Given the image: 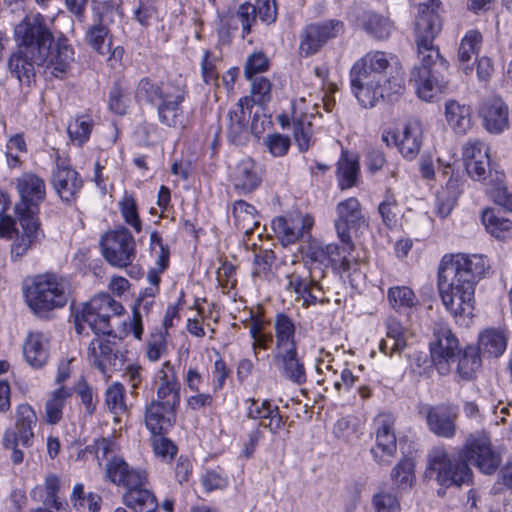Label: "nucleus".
Instances as JSON below:
<instances>
[{"label": "nucleus", "mask_w": 512, "mask_h": 512, "mask_svg": "<svg viewBox=\"0 0 512 512\" xmlns=\"http://www.w3.org/2000/svg\"><path fill=\"white\" fill-rule=\"evenodd\" d=\"M53 20L40 13L26 15L14 28L17 51L8 60V70L20 83L29 85L35 76V66L49 69L55 77L66 73L74 61V51L65 37H59L52 47Z\"/></svg>", "instance_id": "obj_1"}, {"label": "nucleus", "mask_w": 512, "mask_h": 512, "mask_svg": "<svg viewBox=\"0 0 512 512\" xmlns=\"http://www.w3.org/2000/svg\"><path fill=\"white\" fill-rule=\"evenodd\" d=\"M439 5L438 0L419 4L415 23L419 65L411 70L410 83L413 84L418 97L427 102L436 99L448 85L443 74L448 69V62L434 45V39L441 30Z\"/></svg>", "instance_id": "obj_2"}, {"label": "nucleus", "mask_w": 512, "mask_h": 512, "mask_svg": "<svg viewBox=\"0 0 512 512\" xmlns=\"http://www.w3.org/2000/svg\"><path fill=\"white\" fill-rule=\"evenodd\" d=\"M489 267L482 255H445L438 267V291L445 309L455 318L471 317L476 284Z\"/></svg>", "instance_id": "obj_3"}, {"label": "nucleus", "mask_w": 512, "mask_h": 512, "mask_svg": "<svg viewBox=\"0 0 512 512\" xmlns=\"http://www.w3.org/2000/svg\"><path fill=\"white\" fill-rule=\"evenodd\" d=\"M123 312L122 304L105 293L94 296L89 302L83 303L81 308L73 310L76 332L79 335L87 334L86 330L89 328L97 335L88 346V360L107 378L109 369L116 368L121 359L115 342L102 339L99 335H113L110 317L121 315Z\"/></svg>", "instance_id": "obj_4"}, {"label": "nucleus", "mask_w": 512, "mask_h": 512, "mask_svg": "<svg viewBox=\"0 0 512 512\" xmlns=\"http://www.w3.org/2000/svg\"><path fill=\"white\" fill-rule=\"evenodd\" d=\"M469 463L475 464L485 474L496 471L500 460L492 451L487 437L469 440L465 449L457 455L449 454L443 447L433 448L428 455L425 475L445 487L469 484L472 479Z\"/></svg>", "instance_id": "obj_5"}, {"label": "nucleus", "mask_w": 512, "mask_h": 512, "mask_svg": "<svg viewBox=\"0 0 512 512\" xmlns=\"http://www.w3.org/2000/svg\"><path fill=\"white\" fill-rule=\"evenodd\" d=\"M350 79L353 93L365 108L404 90L402 67L397 57L383 51H370L356 61Z\"/></svg>", "instance_id": "obj_6"}, {"label": "nucleus", "mask_w": 512, "mask_h": 512, "mask_svg": "<svg viewBox=\"0 0 512 512\" xmlns=\"http://www.w3.org/2000/svg\"><path fill=\"white\" fill-rule=\"evenodd\" d=\"M68 284L55 274L36 276L25 290L26 302L39 316L65 306L68 301Z\"/></svg>", "instance_id": "obj_7"}, {"label": "nucleus", "mask_w": 512, "mask_h": 512, "mask_svg": "<svg viewBox=\"0 0 512 512\" xmlns=\"http://www.w3.org/2000/svg\"><path fill=\"white\" fill-rule=\"evenodd\" d=\"M104 259L112 266L126 268L136 258V243L131 232L125 227L107 231L100 240Z\"/></svg>", "instance_id": "obj_8"}, {"label": "nucleus", "mask_w": 512, "mask_h": 512, "mask_svg": "<svg viewBox=\"0 0 512 512\" xmlns=\"http://www.w3.org/2000/svg\"><path fill=\"white\" fill-rule=\"evenodd\" d=\"M15 187L20 197L15 205L16 214L37 216L46 199L45 180L33 172H24L16 178Z\"/></svg>", "instance_id": "obj_9"}, {"label": "nucleus", "mask_w": 512, "mask_h": 512, "mask_svg": "<svg viewBox=\"0 0 512 512\" xmlns=\"http://www.w3.org/2000/svg\"><path fill=\"white\" fill-rule=\"evenodd\" d=\"M382 141L388 147H396L405 159L413 160L417 157L423 143V124L413 119L408 121L401 130H385L382 133Z\"/></svg>", "instance_id": "obj_10"}, {"label": "nucleus", "mask_w": 512, "mask_h": 512, "mask_svg": "<svg viewBox=\"0 0 512 512\" xmlns=\"http://www.w3.org/2000/svg\"><path fill=\"white\" fill-rule=\"evenodd\" d=\"M336 214L335 228L338 237L351 248V233H357L367 227L361 204L357 198H347L337 204Z\"/></svg>", "instance_id": "obj_11"}, {"label": "nucleus", "mask_w": 512, "mask_h": 512, "mask_svg": "<svg viewBox=\"0 0 512 512\" xmlns=\"http://www.w3.org/2000/svg\"><path fill=\"white\" fill-rule=\"evenodd\" d=\"M434 337L435 341L430 344L431 358L438 372L445 375L450 371V361L460 354L459 342L445 324L435 325Z\"/></svg>", "instance_id": "obj_12"}, {"label": "nucleus", "mask_w": 512, "mask_h": 512, "mask_svg": "<svg viewBox=\"0 0 512 512\" xmlns=\"http://www.w3.org/2000/svg\"><path fill=\"white\" fill-rule=\"evenodd\" d=\"M430 432L438 437L453 438L457 431L458 406L452 403L428 405L422 412Z\"/></svg>", "instance_id": "obj_13"}, {"label": "nucleus", "mask_w": 512, "mask_h": 512, "mask_svg": "<svg viewBox=\"0 0 512 512\" xmlns=\"http://www.w3.org/2000/svg\"><path fill=\"white\" fill-rule=\"evenodd\" d=\"M395 419L391 414L380 413L374 419L376 446L371 448L374 460L380 465H387L396 454L397 440L394 430Z\"/></svg>", "instance_id": "obj_14"}, {"label": "nucleus", "mask_w": 512, "mask_h": 512, "mask_svg": "<svg viewBox=\"0 0 512 512\" xmlns=\"http://www.w3.org/2000/svg\"><path fill=\"white\" fill-rule=\"evenodd\" d=\"M187 91L184 81L179 78L175 80V86L157 105V115L161 124L168 127H184L186 118L181 104L185 100Z\"/></svg>", "instance_id": "obj_15"}, {"label": "nucleus", "mask_w": 512, "mask_h": 512, "mask_svg": "<svg viewBox=\"0 0 512 512\" xmlns=\"http://www.w3.org/2000/svg\"><path fill=\"white\" fill-rule=\"evenodd\" d=\"M344 25L339 20L307 25L301 34L300 53L305 56L316 54L330 39L343 32Z\"/></svg>", "instance_id": "obj_16"}, {"label": "nucleus", "mask_w": 512, "mask_h": 512, "mask_svg": "<svg viewBox=\"0 0 512 512\" xmlns=\"http://www.w3.org/2000/svg\"><path fill=\"white\" fill-rule=\"evenodd\" d=\"M51 184L59 198L71 205L83 187V180L75 169L58 157L51 173Z\"/></svg>", "instance_id": "obj_17"}, {"label": "nucleus", "mask_w": 512, "mask_h": 512, "mask_svg": "<svg viewBox=\"0 0 512 512\" xmlns=\"http://www.w3.org/2000/svg\"><path fill=\"white\" fill-rule=\"evenodd\" d=\"M261 21L270 24L276 20L277 9L274 0H256V4L244 3L240 5L237 12L231 17L233 25L240 24L242 27V37H245L251 31V26L256 17Z\"/></svg>", "instance_id": "obj_18"}, {"label": "nucleus", "mask_w": 512, "mask_h": 512, "mask_svg": "<svg viewBox=\"0 0 512 512\" xmlns=\"http://www.w3.org/2000/svg\"><path fill=\"white\" fill-rule=\"evenodd\" d=\"M253 101L243 97L229 110L227 115V139L234 145H244L249 140V118Z\"/></svg>", "instance_id": "obj_19"}, {"label": "nucleus", "mask_w": 512, "mask_h": 512, "mask_svg": "<svg viewBox=\"0 0 512 512\" xmlns=\"http://www.w3.org/2000/svg\"><path fill=\"white\" fill-rule=\"evenodd\" d=\"M479 116L485 130L493 135L502 134L509 128V107L499 96H490L483 100Z\"/></svg>", "instance_id": "obj_20"}, {"label": "nucleus", "mask_w": 512, "mask_h": 512, "mask_svg": "<svg viewBox=\"0 0 512 512\" xmlns=\"http://www.w3.org/2000/svg\"><path fill=\"white\" fill-rule=\"evenodd\" d=\"M36 424L37 415L34 409L27 403L18 405L15 409V429L7 430L4 434L8 445L13 446L17 438L22 446H31Z\"/></svg>", "instance_id": "obj_21"}, {"label": "nucleus", "mask_w": 512, "mask_h": 512, "mask_svg": "<svg viewBox=\"0 0 512 512\" xmlns=\"http://www.w3.org/2000/svg\"><path fill=\"white\" fill-rule=\"evenodd\" d=\"M312 225V218L302 214L280 216L272 221L273 230L283 245L297 242L311 229Z\"/></svg>", "instance_id": "obj_22"}, {"label": "nucleus", "mask_w": 512, "mask_h": 512, "mask_svg": "<svg viewBox=\"0 0 512 512\" xmlns=\"http://www.w3.org/2000/svg\"><path fill=\"white\" fill-rule=\"evenodd\" d=\"M247 416L250 419L258 420L260 426L267 428L273 435H277L285 426V420L280 414L279 407L273 405L269 400H247Z\"/></svg>", "instance_id": "obj_23"}, {"label": "nucleus", "mask_w": 512, "mask_h": 512, "mask_svg": "<svg viewBox=\"0 0 512 512\" xmlns=\"http://www.w3.org/2000/svg\"><path fill=\"white\" fill-rule=\"evenodd\" d=\"M86 41L97 53L108 56L107 62L114 68L122 59L124 49L121 46L111 48L109 29L101 22L91 25L86 32Z\"/></svg>", "instance_id": "obj_24"}, {"label": "nucleus", "mask_w": 512, "mask_h": 512, "mask_svg": "<svg viewBox=\"0 0 512 512\" xmlns=\"http://www.w3.org/2000/svg\"><path fill=\"white\" fill-rule=\"evenodd\" d=\"M230 180L238 193H251L261 184L260 168L253 159L243 158L231 169Z\"/></svg>", "instance_id": "obj_25"}, {"label": "nucleus", "mask_w": 512, "mask_h": 512, "mask_svg": "<svg viewBox=\"0 0 512 512\" xmlns=\"http://www.w3.org/2000/svg\"><path fill=\"white\" fill-rule=\"evenodd\" d=\"M20 229L16 231L11 245V256L18 260L39 240V221L37 216L17 215Z\"/></svg>", "instance_id": "obj_26"}, {"label": "nucleus", "mask_w": 512, "mask_h": 512, "mask_svg": "<svg viewBox=\"0 0 512 512\" xmlns=\"http://www.w3.org/2000/svg\"><path fill=\"white\" fill-rule=\"evenodd\" d=\"M106 477L117 486L126 489L130 486L146 484L147 477L144 471L130 467L121 457H113L106 464Z\"/></svg>", "instance_id": "obj_27"}, {"label": "nucleus", "mask_w": 512, "mask_h": 512, "mask_svg": "<svg viewBox=\"0 0 512 512\" xmlns=\"http://www.w3.org/2000/svg\"><path fill=\"white\" fill-rule=\"evenodd\" d=\"M175 408L151 400L145 408V425L151 434H164L176 420Z\"/></svg>", "instance_id": "obj_28"}, {"label": "nucleus", "mask_w": 512, "mask_h": 512, "mask_svg": "<svg viewBox=\"0 0 512 512\" xmlns=\"http://www.w3.org/2000/svg\"><path fill=\"white\" fill-rule=\"evenodd\" d=\"M273 360L285 379L297 385L306 382L305 367L298 356L297 348L273 353Z\"/></svg>", "instance_id": "obj_29"}, {"label": "nucleus", "mask_w": 512, "mask_h": 512, "mask_svg": "<svg viewBox=\"0 0 512 512\" xmlns=\"http://www.w3.org/2000/svg\"><path fill=\"white\" fill-rule=\"evenodd\" d=\"M386 337L379 343L380 351L392 357L400 354L407 346V329L396 317H388L385 321Z\"/></svg>", "instance_id": "obj_30"}, {"label": "nucleus", "mask_w": 512, "mask_h": 512, "mask_svg": "<svg viewBox=\"0 0 512 512\" xmlns=\"http://www.w3.org/2000/svg\"><path fill=\"white\" fill-rule=\"evenodd\" d=\"M323 277L322 269L308 268L302 262L295 263V269L287 275V289L298 295H304L310 288L318 287V280Z\"/></svg>", "instance_id": "obj_31"}, {"label": "nucleus", "mask_w": 512, "mask_h": 512, "mask_svg": "<svg viewBox=\"0 0 512 512\" xmlns=\"http://www.w3.org/2000/svg\"><path fill=\"white\" fill-rule=\"evenodd\" d=\"M23 354L33 368L43 367L49 358V339L41 332H31L23 344Z\"/></svg>", "instance_id": "obj_32"}, {"label": "nucleus", "mask_w": 512, "mask_h": 512, "mask_svg": "<svg viewBox=\"0 0 512 512\" xmlns=\"http://www.w3.org/2000/svg\"><path fill=\"white\" fill-rule=\"evenodd\" d=\"M125 506L137 512H155L158 504L153 492L145 484L130 486L122 495Z\"/></svg>", "instance_id": "obj_33"}, {"label": "nucleus", "mask_w": 512, "mask_h": 512, "mask_svg": "<svg viewBox=\"0 0 512 512\" xmlns=\"http://www.w3.org/2000/svg\"><path fill=\"white\" fill-rule=\"evenodd\" d=\"M275 349L273 353L297 348L295 341V325L285 314H277L274 321Z\"/></svg>", "instance_id": "obj_34"}, {"label": "nucleus", "mask_w": 512, "mask_h": 512, "mask_svg": "<svg viewBox=\"0 0 512 512\" xmlns=\"http://www.w3.org/2000/svg\"><path fill=\"white\" fill-rule=\"evenodd\" d=\"M335 102L330 97L321 99V103L314 101V97L309 95L308 99L301 97L293 103L294 119H305V122H311L316 115L322 116L320 108L326 112H331Z\"/></svg>", "instance_id": "obj_35"}, {"label": "nucleus", "mask_w": 512, "mask_h": 512, "mask_svg": "<svg viewBox=\"0 0 512 512\" xmlns=\"http://www.w3.org/2000/svg\"><path fill=\"white\" fill-rule=\"evenodd\" d=\"M483 37L478 30H469L461 40L458 49V61L462 70L468 74L472 71L470 61L477 57L482 46Z\"/></svg>", "instance_id": "obj_36"}, {"label": "nucleus", "mask_w": 512, "mask_h": 512, "mask_svg": "<svg viewBox=\"0 0 512 512\" xmlns=\"http://www.w3.org/2000/svg\"><path fill=\"white\" fill-rule=\"evenodd\" d=\"M445 117L451 128L459 134L466 133L471 128V109L455 100L445 104Z\"/></svg>", "instance_id": "obj_37"}, {"label": "nucleus", "mask_w": 512, "mask_h": 512, "mask_svg": "<svg viewBox=\"0 0 512 512\" xmlns=\"http://www.w3.org/2000/svg\"><path fill=\"white\" fill-rule=\"evenodd\" d=\"M359 20L363 30L378 40L387 39L393 30V25L387 17L373 11L364 12Z\"/></svg>", "instance_id": "obj_38"}, {"label": "nucleus", "mask_w": 512, "mask_h": 512, "mask_svg": "<svg viewBox=\"0 0 512 512\" xmlns=\"http://www.w3.org/2000/svg\"><path fill=\"white\" fill-rule=\"evenodd\" d=\"M174 86L175 81L161 82L158 84L146 77L139 81L135 97L138 101H146L151 104L159 103L162 98L166 96V92H170Z\"/></svg>", "instance_id": "obj_39"}, {"label": "nucleus", "mask_w": 512, "mask_h": 512, "mask_svg": "<svg viewBox=\"0 0 512 512\" xmlns=\"http://www.w3.org/2000/svg\"><path fill=\"white\" fill-rule=\"evenodd\" d=\"M507 347V337L499 329H487L479 335L478 350L489 357L501 356Z\"/></svg>", "instance_id": "obj_40"}, {"label": "nucleus", "mask_w": 512, "mask_h": 512, "mask_svg": "<svg viewBox=\"0 0 512 512\" xmlns=\"http://www.w3.org/2000/svg\"><path fill=\"white\" fill-rule=\"evenodd\" d=\"M59 489V478L55 474H48L45 477L44 486L35 487L31 492V496L34 500L42 502L46 507H53L59 510L62 508V503L58 501Z\"/></svg>", "instance_id": "obj_41"}, {"label": "nucleus", "mask_w": 512, "mask_h": 512, "mask_svg": "<svg viewBox=\"0 0 512 512\" xmlns=\"http://www.w3.org/2000/svg\"><path fill=\"white\" fill-rule=\"evenodd\" d=\"M360 170L358 157L343 151L337 164V177L341 189H349L356 184Z\"/></svg>", "instance_id": "obj_42"}, {"label": "nucleus", "mask_w": 512, "mask_h": 512, "mask_svg": "<svg viewBox=\"0 0 512 512\" xmlns=\"http://www.w3.org/2000/svg\"><path fill=\"white\" fill-rule=\"evenodd\" d=\"M71 396V390L64 386H60L51 392L45 404L46 421L49 424H57L62 419L63 408L67 399Z\"/></svg>", "instance_id": "obj_43"}, {"label": "nucleus", "mask_w": 512, "mask_h": 512, "mask_svg": "<svg viewBox=\"0 0 512 512\" xmlns=\"http://www.w3.org/2000/svg\"><path fill=\"white\" fill-rule=\"evenodd\" d=\"M481 220L487 232L497 239H505L512 229V221L498 216L493 208L485 209Z\"/></svg>", "instance_id": "obj_44"}, {"label": "nucleus", "mask_w": 512, "mask_h": 512, "mask_svg": "<svg viewBox=\"0 0 512 512\" xmlns=\"http://www.w3.org/2000/svg\"><path fill=\"white\" fill-rule=\"evenodd\" d=\"M329 250L330 254L333 253V251H336V245H320L317 243L310 244L304 253L305 262H303V264L308 268H314L317 271L322 269L324 272V269L329 267Z\"/></svg>", "instance_id": "obj_45"}, {"label": "nucleus", "mask_w": 512, "mask_h": 512, "mask_svg": "<svg viewBox=\"0 0 512 512\" xmlns=\"http://www.w3.org/2000/svg\"><path fill=\"white\" fill-rule=\"evenodd\" d=\"M393 484L399 491H407L415 482L414 463L411 459L403 458L391 471Z\"/></svg>", "instance_id": "obj_46"}, {"label": "nucleus", "mask_w": 512, "mask_h": 512, "mask_svg": "<svg viewBox=\"0 0 512 512\" xmlns=\"http://www.w3.org/2000/svg\"><path fill=\"white\" fill-rule=\"evenodd\" d=\"M457 373L466 381L473 379L476 371L481 366V359L478 355V351L474 347H467L464 349L462 354L458 356Z\"/></svg>", "instance_id": "obj_47"}, {"label": "nucleus", "mask_w": 512, "mask_h": 512, "mask_svg": "<svg viewBox=\"0 0 512 512\" xmlns=\"http://www.w3.org/2000/svg\"><path fill=\"white\" fill-rule=\"evenodd\" d=\"M152 384L154 390L181 389L177 372L170 361H165L160 368L156 370Z\"/></svg>", "instance_id": "obj_48"}, {"label": "nucleus", "mask_w": 512, "mask_h": 512, "mask_svg": "<svg viewBox=\"0 0 512 512\" xmlns=\"http://www.w3.org/2000/svg\"><path fill=\"white\" fill-rule=\"evenodd\" d=\"M504 174L495 171V178L490 179L488 194L494 203L507 212H512V194L508 192L503 184Z\"/></svg>", "instance_id": "obj_49"}, {"label": "nucleus", "mask_w": 512, "mask_h": 512, "mask_svg": "<svg viewBox=\"0 0 512 512\" xmlns=\"http://www.w3.org/2000/svg\"><path fill=\"white\" fill-rule=\"evenodd\" d=\"M388 300L395 310L411 308L417 304L414 292L406 286L391 287L388 290Z\"/></svg>", "instance_id": "obj_50"}, {"label": "nucleus", "mask_w": 512, "mask_h": 512, "mask_svg": "<svg viewBox=\"0 0 512 512\" xmlns=\"http://www.w3.org/2000/svg\"><path fill=\"white\" fill-rule=\"evenodd\" d=\"M93 122L89 116H79L68 124L67 131L73 142L82 145L86 142L92 131Z\"/></svg>", "instance_id": "obj_51"}, {"label": "nucleus", "mask_w": 512, "mask_h": 512, "mask_svg": "<svg viewBox=\"0 0 512 512\" xmlns=\"http://www.w3.org/2000/svg\"><path fill=\"white\" fill-rule=\"evenodd\" d=\"M249 333L252 338V348L254 351L257 349L267 350L273 343V335L270 332L264 331L263 321L255 319L249 325ZM257 356V352H255Z\"/></svg>", "instance_id": "obj_52"}, {"label": "nucleus", "mask_w": 512, "mask_h": 512, "mask_svg": "<svg viewBox=\"0 0 512 512\" xmlns=\"http://www.w3.org/2000/svg\"><path fill=\"white\" fill-rule=\"evenodd\" d=\"M124 393V386L119 382L111 384L106 390L105 403L108 409L115 415L121 414L126 410Z\"/></svg>", "instance_id": "obj_53"}, {"label": "nucleus", "mask_w": 512, "mask_h": 512, "mask_svg": "<svg viewBox=\"0 0 512 512\" xmlns=\"http://www.w3.org/2000/svg\"><path fill=\"white\" fill-rule=\"evenodd\" d=\"M251 81V93L252 97H249L254 104L262 105L270 101L271 99V87L270 80L264 76H253Z\"/></svg>", "instance_id": "obj_54"}, {"label": "nucleus", "mask_w": 512, "mask_h": 512, "mask_svg": "<svg viewBox=\"0 0 512 512\" xmlns=\"http://www.w3.org/2000/svg\"><path fill=\"white\" fill-rule=\"evenodd\" d=\"M378 211L385 226L393 228L397 225L398 202L396 197L389 191L379 204Z\"/></svg>", "instance_id": "obj_55"}, {"label": "nucleus", "mask_w": 512, "mask_h": 512, "mask_svg": "<svg viewBox=\"0 0 512 512\" xmlns=\"http://www.w3.org/2000/svg\"><path fill=\"white\" fill-rule=\"evenodd\" d=\"M256 209L244 200L236 201L233 208V215L237 224L245 231L250 229V225H256L255 220Z\"/></svg>", "instance_id": "obj_56"}, {"label": "nucleus", "mask_w": 512, "mask_h": 512, "mask_svg": "<svg viewBox=\"0 0 512 512\" xmlns=\"http://www.w3.org/2000/svg\"><path fill=\"white\" fill-rule=\"evenodd\" d=\"M312 123L305 122V119L294 120V139L301 152H306L313 143Z\"/></svg>", "instance_id": "obj_57"}, {"label": "nucleus", "mask_w": 512, "mask_h": 512, "mask_svg": "<svg viewBox=\"0 0 512 512\" xmlns=\"http://www.w3.org/2000/svg\"><path fill=\"white\" fill-rule=\"evenodd\" d=\"M153 298H148L145 296H139L135 305L133 306V320H132V330L134 337L138 340L141 339L143 334V325H142V315L141 310L148 312L151 306L153 305Z\"/></svg>", "instance_id": "obj_58"}, {"label": "nucleus", "mask_w": 512, "mask_h": 512, "mask_svg": "<svg viewBox=\"0 0 512 512\" xmlns=\"http://www.w3.org/2000/svg\"><path fill=\"white\" fill-rule=\"evenodd\" d=\"M129 94L118 83H116L109 94V109L119 115L126 113L129 104Z\"/></svg>", "instance_id": "obj_59"}, {"label": "nucleus", "mask_w": 512, "mask_h": 512, "mask_svg": "<svg viewBox=\"0 0 512 512\" xmlns=\"http://www.w3.org/2000/svg\"><path fill=\"white\" fill-rule=\"evenodd\" d=\"M264 143L270 154L274 157L286 155L291 145L290 138L279 133L267 135Z\"/></svg>", "instance_id": "obj_60"}, {"label": "nucleus", "mask_w": 512, "mask_h": 512, "mask_svg": "<svg viewBox=\"0 0 512 512\" xmlns=\"http://www.w3.org/2000/svg\"><path fill=\"white\" fill-rule=\"evenodd\" d=\"M481 160L468 162L467 163V173L474 180L484 181L488 176L495 178V175H492V169L490 164V157L485 158L482 154L480 155Z\"/></svg>", "instance_id": "obj_61"}, {"label": "nucleus", "mask_w": 512, "mask_h": 512, "mask_svg": "<svg viewBox=\"0 0 512 512\" xmlns=\"http://www.w3.org/2000/svg\"><path fill=\"white\" fill-rule=\"evenodd\" d=\"M481 154L485 158L490 157L488 146L477 139L469 140L463 147V159L465 161V166L467 167L468 162L481 160Z\"/></svg>", "instance_id": "obj_62"}, {"label": "nucleus", "mask_w": 512, "mask_h": 512, "mask_svg": "<svg viewBox=\"0 0 512 512\" xmlns=\"http://www.w3.org/2000/svg\"><path fill=\"white\" fill-rule=\"evenodd\" d=\"M152 446L156 455L164 460H171L177 452V447L163 434H152Z\"/></svg>", "instance_id": "obj_63"}, {"label": "nucleus", "mask_w": 512, "mask_h": 512, "mask_svg": "<svg viewBox=\"0 0 512 512\" xmlns=\"http://www.w3.org/2000/svg\"><path fill=\"white\" fill-rule=\"evenodd\" d=\"M373 506L376 512H398L400 504L396 496L381 492L373 497Z\"/></svg>", "instance_id": "obj_64"}]
</instances>
